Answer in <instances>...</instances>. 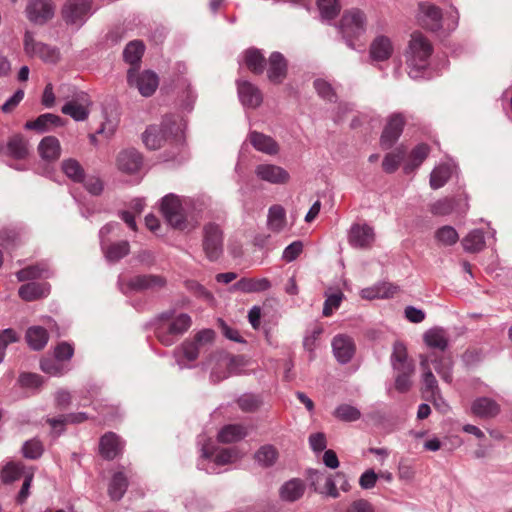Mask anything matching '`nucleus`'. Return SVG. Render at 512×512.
I'll return each instance as SVG.
<instances>
[{
  "label": "nucleus",
  "mask_w": 512,
  "mask_h": 512,
  "mask_svg": "<svg viewBox=\"0 0 512 512\" xmlns=\"http://www.w3.org/2000/svg\"><path fill=\"white\" fill-rule=\"evenodd\" d=\"M434 48L430 40L421 32H413L405 52L406 63L410 68L409 75L418 78L430 64Z\"/></svg>",
  "instance_id": "f257e3e1"
},
{
  "label": "nucleus",
  "mask_w": 512,
  "mask_h": 512,
  "mask_svg": "<svg viewBox=\"0 0 512 512\" xmlns=\"http://www.w3.org/2000/svg\"><path fill=\"white\" fill-rule=\"evenodd\" d=\"M367 27V16L359 8L345 10L338 24L339 32L350 48H355L354 41L359 39Z\"/></svg>",
  "instance_id": "f03ea898"
},
{
  "label": "nucleus",
  "mask_w": 512,
  "mask_h": 512,
  "mask_svg": "<svg viewBox=\"0 0 512 512\" xmlns=\"http://www.w3.org/2000/svg\"><path fill=\"white\" fill-rule=\"evenodd\" d=\"M192 324L191 317L186 313L176 316L168 324H162L157 328V338L165 346H171L175 343L176 337L185 333Z\"/></svg>",
  "instance_id": "7ed1b4c3"
},
{
  "label": "nucleus",
  "mask_w": 512,
  "mask_h": 512,
  "mask_svg": "<svg viewBox=\"0 0 512 512\" xmlns=\"http://www.w3.org/2000/svg\"><path fill=\"white\" fill-rule=\"evenodd\" d=\"M224 235L221 227L213 222L203 227V250L210 261H216L223 253Z\"/></svg>",
  "instance_id": "20e7f679"
},
{
  "label": "nucleus",
  "mask_w": 512,
  "mask_h": 512,
  "mask_svg": "<svg viewBox=\"0 0 512 512\" xmlns=\"http://www.w3.org/2000/svg\"><path fill=\"white\" fill-rule=\"evenodd\" d=\"M161 212L166 221L175 229L185 230L192 229L193 226H189L179 198L174 194L166 195L162 199Z\"/></svg>",
  "instance_id": "39448f33"
},
{
  "label": "nucleus",
  "mask_w": 512,
  "mask_h": 512,
  "mask_svg": "<svg viewBox=\"0 0 512 512\" xmlns=\"http://www.w3.org/2000/svg\"><path fill=\"white\" fill-rule=\"evenodd\" d=\"M24 52L30 57H39L45 62L55 63L58 61L57 49L34 39L31 31H26L23 39Z\"/></svg>",
  "instance_id": "423d86ee"
},
{
  "label": "nucleus",
  "mask_w": 512,
  "mask_h": 512,
  "mask_svg": "<svg viewBox=\"0 0 512 512\" xmlns=\"http://www.w3.org/2000/svg\"><path fill=\"white\" fill-rule=\"evenodd\" d=\"M52 0H27L25 14L27 19L37 25H43L54 16Z\"/></svg>",
  "instance_id": "0eeeda50"
},
{
  "label": "nucleus",
  "mask_w": 512,
  "mask_h": 512,
  "mask_svg": "<svg viewBox=\"0 0 512 512\" xmlns=\"http://www.w3.org/2000/svg\"><path fill=\"white\" fill-rule=\"evenodd\" d=\"M442 18V11L436 5L430 2L419 3L418 21L423 28L433 32L440 30Z\"/></svg>",
  "instance_id": "6e6552de"
},
{
  "label": "nucleus",
  "mask_w": 512,
  "mask_h": 512,
  "mask_svg": "<svg viewBox=\"0 0 512 512\" xmlns=\"http://www.w3.org/2000/svg\"><path fill=\"white\" fill-rule=\"evenodd\" d=\"M309 481L310 486L319 494L331 498H338L340 496L335 475H326L319 471H312L309 475Z\"/></svg>",
  "instance_id": "1a4fd4ad"
},
{
  "label": "nucleus",
  "mask_w": 512,
  "mask_h": 512,
  "mask_svg": "<svg viewBox=\"0 0 512 512\" xmlns=\"http://www.w3.org/2000/svg\"><path fill=\"white\" fill-rule=\"evenodd\" d=\"M404 125L405 119L402 114L396 113L390 116L380 138V145L383 149H390L397 142Z\"/></svg>",
  "instance_id": "9d476101"
},
{
  "label": "nucleus",
  "mask_w": 512,
  "mask_h": 512,
  "mask_svg": "<svg viewBox=\"0 0 512 512\" xmlns=\"http://www.w3.org/2000/svg\"><path fill=\"white\" fill-rule=\"evenodd\" d=\"M127 80L130 85L136 84L141 95L145 97L151 96L158 87V77L152 71H145L136 76L134 68H130L127 74Z\"/></svg>",
  "instance_id": "9b49d317"
},
{
  "label": "nucleus",
  "mask_w": 512,
  "mask_h": 512,
  "mask_svg": "<svg viewBox=\"0 0 512 512\" xmlns=\"http://www.w3.org/2000/svg\"><path fill=\"white\" fill-rule=\"evenodd\" d=\"M215 338V332L211 329H204L195 334L193 340H186L182 344L184 357L189 361H194L199 356V350L202 346L212 343Z\"/></svg>",
  "instance_id": "f8f14e48"
},
{
  "label": "nucleus",
  "mask_w": 512,
  "mask_h": 512,
  "mask_svg": "<svg viewBox=\"0 0 512 512\" xmlns=\"http://www.w3.org/2000/svg\"><path fill=\"white\" fill-rule=\"evenodd\" d=\"M348 241L355 248L368 249L375 241L374 229L368 224H353L350 228Z\"/></svg>",
  "instance_id": "ddd939ff"
},
{
  "label": "nucleus",
  "mask_w": 512,
  "mask_h": 512,
  "mask_svg": "<svg viewBox=\"0 0 512 512\" xmlns=\"http://www.w3.org/2000/svg\"><path fill=\"white\" fill-rule=\"evenodd\" d=\"M266 65L268 66V80L275 85L281 84L287 77L288 72V62L285 57L280 52H273L270 54Z\"/></svg>",
  "instance_id": "4468645a"
},
{
  "label": "nucleus",
  "mask_w": 512,
  "mask_h": 512,
  "mask_svg": "<svg viewBox=\"0 0 512 512\" xmlns=\"http://www.w3.org/2000/svg\"><path fill=\"white\" fill-rule=\"evenodd\" d=\"M256 176L271 184H286L290 175L284 168L274 164H259L255 169Z\"/></svg>",
  "instance_id": "2eb2a0df"
},
{
  "label": "nucleus",
  "mask_w": 512,
  "mask_h": 512,
  "mask_svg": "<svg viewBox=\"0 0 512 512\" xmlns=\"http://www.w3.org/2000/svg\"><path fill=\"white\" fill-rule=\"evenodd\" d=\"M142 163V155L134 148H128L120 151L116 158V165L118 169L127 174H133L139 171Z\"/></svg>",
  "instance_id": "dca6fc26"
},
{
  "label": "nucleus",
  "mask_w": 512,
  "mask_h": 512,
  "mask_svg": "<svg viewBox=\"0 0 512 512\" xmlns=\"http://www.w3.org/2000/svg\"><path fill=\"white\" fill-rule=\"evenodd\" d=\"M165 285L166 279L164 277L152 274L136 275L128 282L129 288L138 292H155L165 287Z\"/></svg>",
  "instance_id": "f3484780"
},
{
  "label": "nucleus",
  "mask_w": 512,
  "mask_h": 512,
  "mask_svg": "<svg viewBox=\"0 0 512 512\" xmlns=\"http://www.w3.org/2000/svg\"><path fill=\"white\" fill-rule=\"evenodd\" d=\"M332 348L336 359L342 364L348 363L356 351L354 340L343 334L333 338Z\"/></svg>",
  "instance_id": "a211bd4d"
},
{
  "label": "nucleus",
  "mask_w": 512,
  "mask_h": 512,
  "mask_svg": "<svg viewBox=\"0 0 512 512\" xmlns=\"http://www.w3.org/2000/svg\"><path fill=\"white\" fill-rule=\"evenodd\" d=\"M123 442L114 432H107L99 442V452L101 456L107 460H113L122 453Z\"/></svg>",
  "instance_id": "6ab92c4d"
},
{
  "label": "nucleus",
  "mask_w": 512,
  "mask_h": 512,
  "mask_svg": "<svg viewBox=\"0 0 512 512\" xmlns=\"http://www.w3.org/2000/svg\"><path fill=\"white\" fill-rule=\"evenodd\" d=\"M500 405L492 398H476L471 405V412L481 419L495 418L500 413Z\"/></svg>",
  "instance_id": "aec40b11"
},
{
  "label": "nucleus",
  "mask_w": 512,
  "mask_h": 512,
  "mask_svg": "<svg viewBox=\"0 0 512 512\" xmlns=\"http://www.w3.org/2000/svg\"><path fill=\"white\" fill-rule=\"evenodd\" d=\"M92 0H68L62 14L67 23H76L90 10Z\"/></svg>",
  "instance_id": "412c9836"
},
{
  "label": "nucleus",
  "mask_w": 512,
  "mask_h": 512,
  "mask_svg": "<svg viewBox=\"0 0 512 512\" xmlns=\"http://www.w3.org/2000/svg\"><path fill=\"white\" fill-rule=\"evenodd\" d=\"M429 359V363L431 362L434 365V369L440 375L442 380L447 383H451L452 376V358L449 354L432 352L429 355H425Z\"/></svg>",
  "instance_id": "4be33fe9"
},
{
  "label": "nucleus",
  "mask_w": 512,
  "mask_h": 512,
  "mask_svg": "<svg viewBox=\"0 0 512 512\" xmlns=\"http://www.w3.org/2000/svg\"><path fill=\"white\" fill-rule=\"evenodd\" d=\"M238 94L244 106L256 108L263 100L261 91L248 81L238 83Z\"/></svg>",
  "instance_id": "5701e85b"
},
{
  "label": "nucleus",
  "mask_w": 512,
  "mask_h": 512,
  "mask_svg": "<svg viewBox=\"0 0 512 512\" xmlns=\"http://www.w3.org/2000/svg\"><path fill=\"white\" fill-rule=\"evenodd\" d=\"M420 367L423 370V393L427 399H434L439 394V387L435 376L429 367V359L420 356Z\"/></svg>",
  "instance_id": "b1692460"
},
{
  "label": "nucleus",
  "mask_w": 512,
  "mask_h": 512,
  "mask_svg": "<svg viewBox=\"0 0 512 512\" xmlns=\"http://www.w3.org/2000/svg\"><path fill=\"white\" fill-rule=\"evenodd\" d=\"M50 286L46 283L30 282L20 286L19 297L24 301H35L49 294Z\"/></svg>",
  "instance_id": "393cba45"
},
{
  "label": "nucleus",
  "mask_w": 512,
  "mask_h": 512,
  "mask_svg": "<svg viewBox=\"0 0 512 512\" xmlns=\"http://www.w3.org/2000/svg\"><path fill=\"white\" fill-rule=\"evenodd\" d=\"M62 125L63 120L59 116L51 113H45L37 117L35 120L27 121L25 123V128L28 130L45 132L53 127H58Z\"/></svg>",
  "instance_id": "a878e982"
},
{
  "label": "nucleus",
  "mask_w": 512,
  "mask_h": 512,
  "mask_svg": "<svg viewBox=\"0 0 512 512\" xmlns=\"http://www.w3.org/2000/svg\"><path fill=\"white\" fill-rule=\"evenodd\" d=\"M249 140L256 150L263 153L275 155L279 151V146L276 141L263 133L253 131L249 135Z\"/></svg>",
  "instance_id": "bb28decb"
},
{
  "label": "nucleus",
  "mask_w": 512,
  "mask_h": 512,
  "mask_svg": "<svg viewBox=\"0 0 512 512\" xmlns=\"http://www.w3.org/2000/svg\"><path fill=\"white\" fill-rule=\"evenodd\" d=\"M28 154V142L21 134H15L9 138L6 145V155L16 160H23Z\"/></svg>",
  "instance_id": "cd10ccee"
},
{
  "label": "nucleus",
  "mask_w": 512,
  "mask_h": 512,
  "mask_svg": "<svg viewBox=\"0 0 512 512\" xmlns=\"http://www.w3.org/2000/svg\"><path fill=\"white\" fill-rule=\"evenodd\" d=\"M183 126L182 120L173 115L166 116L161 123L167 140L172 139L177 144L182 142Z\"/></svg>",
  "instance_id": "c85d7f7f"
},
{
  "label": "nucleus",
  "mask_w": 512,
  "mask_h": 512,
  "mask_svg": "<svg viewBox=\"0 0 512 512\" xmlns=\"http://www.w3.org/2000/svg\"><path fill=\"white\" fill-rule=\"evenodd\" d=\"M38 151L42 159L56 161L61 155L60 142L54 136H46L40 141Z\"/></svg>",
  "instance_id": "c756f323"
},
{
  "label": "nucleus",
  "mask_w": 512,
  "mask_h": 512,
  "mask_svg": "<svg viewBox=\"0 0 512 512\" xmlns=\"http://www.w3.org/2000/svg\"><path fill=\"white\" fill-rule=\"evenodd\" d=\"M271 283L267 278H242L236 282L232 289L244 293H256L270 289Z\"/></svg>",
  "instance_id": "7c9ffc66"
},
{
  "label": "nucleus",
  "mask_w": 512,
  "mask_h": 512,
  "mask_svg": "<svg viewBox=\"0 0 512 512\" xmlns=\"http://www.w3.org/2000/svg\"><path fill=\"white\" fill-rule=\"evenodd\" d=\"M393 46L389 38L385 36L376 37L370 46V55L373 60L385 61L392 55Z\"/></svg>",
  "instance_id": "2f4dec72"
},
{
  "label": "nucleus",
  "mask_w": 512,
  "mask_h": 512,
  "mask_svg": "<svg viewBox=\"0 0 512 512\" xmlns=\"http://www.w3.org/2000/svg\"><path fill=\"white\" fill-rule=\"evenodd\" d=\"M25 338L31 349L40 351L46 346L49 340V334L47 330L41 326H32L27 329Z\"/></svg>",
  "instance_id": "473e14b6"
},
{
  "label": "nucleus",
  "mask_w": 512,
  "mask_h": 512,
  "mask_svg": "<svg viewBox=\"0 0 512 512\" xmlns=\"http://www.w3.org/2000/svg\"><path fill=\"white\" fill-rule=\"evenodd\" d=\"M430 153V147L427 144L421 143L417 145L409 154L407 162L405 163L403 170L406 174L413 172L417 169L423 161L428 157Z\"/></svg>",
  "instance_id": "72a5a7b5"
},
{
  "label": "nucleus",
  "mask_w": 512,
  "mask_h": 512,
  "mask_svg": "<svg viewBox=\"0 0 512 512\" xmlns=\"http://www.w3.org/2000/svg\"><path fill=\"white\" fill-rule=\"evenodd\" d=\"M61 171L72 182L80 183L85 180V170L81 163L74 158H67L61 162Z\"/></svg>",
  "instance_id": "f704fd0d"
},
{
  "label": "nucleus",
  "mask_w": 512,
  "mask_h": 512,
  "mask_svg": "<svg viewBox=\"0 0 512 512\" xmlns=\"http://www.w3.org/2000/svg\"><path fill=\"white\" fill-rule=\"evenodd\" d=\"M247 436V429L241 424H229L224 426L218 433V440L221 443H234Z\"/></svg>",
  "instance_id": "c9c22d12"
},
{
  "label": "nucleus",
  "mask_w": 512,
  "mask_h": 512,
  "mask_svg": "<svg viewBox=\"0 0 512 512\" xmlns=\"http://www.w3.org/2000/svg\"><path fill=\"white\" fill-rule=\"evenodd\" d=\"M167 141L161 126L151 125L143 133V142L147 148L156 150L162 147Z\"/></svg>",
  "instance_id": "e433bc0d"
},
{
  "label": "nucleus",
  "mask_w": 512,
  "mask_h": 512,
  "mask_svg": "<svg viewBox=\"0 0 512 512\" xmlns=\"http://www.w3.org/2000/svg\"><path fill=\"white\" fill-rule=\"evenodd\" d=\"M127 488L128 478L122 471H119L113 475L110 481L108 494L112 500L118 501L124 496Z\"/></svg>",
  "instance_id": "4c0bfd02"
},
{
  "label": "nucleus",
  "mask_w": 512,
  "mask_h": 512,
  "mask_svg": "<svg viewBox=\"0 0 512 512\" xmlns=\"http://www.w3.org/2000/svg\"><path fill=\"white\" fill-rule=\"evenodd\" d=\"M304 491V483L299 479H292L281 487L280 496L283 500L293 502L301 498Z\"/></svg>",
  "instance_id": "58836bf2"
},
{
  "label": "nucleus",
  "mask_w": 512,
  "mask_h": 512,
  "mask_svg": "<svg viewBox=\"0 0 512 512\" xmlns=\"http://www.w3.org/2000/svg\"><path fill=\"white\" fill-rule=\"evenodd\" d=\"M145 50L144 44L139 40L129 42L123 52L124 59L135 70L139 66L141 58Z\"/></svg>",
  "instance_id": "ea45409f"
},
{
  "label": "nucleus",
  "mask_w": 512,
  "mask_h": 512,
  "mask_svg": "<svg viewBox=\"0 0 512 512\" xmlns=\"http://www.w3.org/2000/svg\"><path fill=\"white\" fill-rule=\"evenodd\" d=\"M244 60L247 68L254 74L260 75L264 72L266 59L257 49H248L245 52Z\"/></svg>",
  "instance_id": "a19ab883"
},
{
  "label": "nucleus",
  "mask_w": 512,
  "mask_h": 512,
  "mask_svg": "<svg viewBox=\"0 0 512 512\" xmlns=\"http://www.w3.org/2000/svg\"><path fill=\"white\" fill-rule=\"evenodd\" d=\"M405 156L406 149L403 146H399L387 153L382 162L383 170L388 174L394 173L399 168Z\"/></svg>",
  "instance_id": "79ce46f5"
},
{
  "label": "nucleus",
  "mask_w": 512,
  "mask_h": 512,
  "mask_svg": "<svg viewBox=\"0 0 512 512\" xmlns=\"http://www.w3.org/2000/svg\"><path fill=\"white\" fill-rule=\"evenodd\" d=\"M397 292V287L390 283H382L375 285L371 288H366L361 291L362 298L375 299V298H389Z\"/></svg>",
  "instance_id": "37998d69"
},
{
  "label": "nucleus",
  "mask_w": 512,
  "mask_h": 512,
  "mask_svg": "<svg viewBox=\"0 0 512 512\" xmlns=\"http://www.w3.org/2000/svg\"><path fill=\"white\" fill-rule=\"evenodd\" d=\"M254 458L262 467H270L278 459V451L273 445L266 444L256 451Z\"/></svg>",
  "instance_id": "c03bdc74"
},
{
  "label": "nucleus",
  "mask_w": 512,
  "mask_h": 512,
  "mask_svg": "<svg viewBox=\"0 0 512 512\" xmlns=\"http://www.w3.org/2000/svg\"><path fill=\"white\" fill-rule=\"evenodd\" d=\"M48 267L43 263L25 267L16 273L17 279L20 282L27 280H35L41 277H47Z\"/></svg>",
  "instance_id": "a18cd8bd"
},
{
  "label": "nucleus",
  "mask_w": 512,
  "mask_h": 512,
  "mask_svg": "<svg viewBox=\"0 0 512 512\" xmlns=\"http://www.w3.org/2000/svg\"><path fill=\"white\" fill-rule=\"evenodd\" d=\"M457 203L458 200L453 197L441 198L429 205V211L435 216H446L455 210Z\"/></svg>",
  "instance_id": "49530a36"
},
{
  "label": "nucleus",
  "mask_w": 512,
  "mask_h": 512,
  "mask_svg": "<svg viewBox=\"0 0 512 512\" xmlns=\"http://www.w3.org/2000/svg\"><path fill=\"white\" fill-rule=\"evenodd\" d=\"M286 224L285 210L280 205H273L269 209L268 226L274 232L281 231Z\"/></svg>",
  "instance_id": "de8ad7c7"
},
{
  "label": "nucleus",
  "mask_w": 512,
  "mask_h": 512,
  "mask_svg": "<svg viewBox=\"0 0 512 512\" xmlns=\"http://www.w3.org/2000/svg\"><path fill=\"white\" fill-rule=\"evenodd\" d=\"M88 419V416L84 412L70 413L67 415H61L58 418H47L46 422L53 428L56 429L58 426L61 427V431L64 430V426L68 423H82Z\"/></svg>",
  "instance_id": "09e8293b"
},
{
  "label": "nucleus",
  "mask_w": 512,
  "mask_h": 512,
  "mask_svg": "<svg viewBox=\"0 0 512 512\" xmlns=\"http://www.w3.org/2000/svg\"><path fill=\"white\" fill-rule=\"evenodd\" d=\"M464 250L468 252H479L485 246L484 235L481 230H473L462 240Z\"/></svg>",
  "instance_id": "8fccbe9b"
},
{
  "label": "nucleus",
  "mask_w": 512,
  "mask_h": 512,
  "mask_svg": "<svg viewBox=\"0 0 512 512\" xmlns=\"http://www.w3.org/2000/svg\"><path fill=\"white\" fill-rule=\"evenodd\" d=\"M62 113L71 116L76 121H83L88 117V110L85 104L76 100L67 102L61 109Z\"/></svg>",
  "instance_id": "3c124183"
},
{
  "label": "nucleus",
  "mask_w": 512,
  "mask_h": 512,
  "mask_svg": "<svg viewBox=\"0 0 512 512\" xmlns=\"http://www.w3.org/2000/svg\"><path fill=\"white\" fill-rule=\"evenodd\" d=\"M424 341L429 347L439 349V353H444L448 345V341L442 330H429L424 335Z\"/></svg>",
  "instance_id": "603ef678"
},
{
  "label": "nucleus",
  "mask_w": 512,
  "mask_h": 512,
  "mask_svg": "<svg viewBox=\"0 0 512 512\" xmlns=\"http://www.w3.org/2000/svg\"><path fill=\"white\" fill-rule=\"evenodd\" d=\"M435 239L441 245L452 246L459 240V235L455 228L449 225H445L436 230Z\"/></svg>",
  "instance_id": "864d4df0"
},
{
  "label": "nucleus",
  "mask_w": 512,
  "mask_h": 512,
  "mask_svg": "<svg viewBox=\"0 0 512 512\" xmlns=\"http://www.w3.org/2000/svg\"><path fill=\"white\" fill-rule=\"evenodd\" d=\"M333 415L341 421L354 422L360 419L361 412L352 405L341 404L335 409Z\"/></svg>",
  "instance_id": "5fc2aeb1"
},
{
  "label": "nucleus",
  "mask_w": 512,
  "mask_h": 512,
  "mask_svg": "<svg viewBox=\"0 0 512 512\" xmlns=\"http://www.w3.org/2000/svg\"><path fill=\"white\" fill-rule=\"evenodd\" d=\"M450 178V170L446 166L436 167L430 175V186L432 189L443 187Z\"/></svg>",
  "instance_id": "6e6d98bb"
},
{
  "label": "nucleus",
  "mask_w": 512,
  "mask_h": 512,
  "mask_svg": "<svg viewBox=\"0 0 512 512\" xmlns=\"http://www.w3.org/2000/svg\"><path fill=\"white\" fill-rule=\"evenodd\" d=\"M129 249V243L127 241H121L108 246L105 254L108 260L118 261L129 253Z\"/></svg>",
  "instance_id": "4d7b16f0"
},
{
  "label": "nucleus",
  "mask_w": 512,
  "mask_h": 512,
  "mask_svg": "<svg viewBox=\"0 0 512 512\" xmlns=\"http://www.w3.org/2000/svg\"><path fill=\"white\" fill-rule=\"evenodd\" d=\"M317 5L323 18L333 19L340 12L338 0H317Z\"/></svg>",
  "instance_id": "13d9d810"
},
{
  "label": "nucleus",
  "mask_w": 512,
  "mask_h": 512,
  "mask_svg": "<svg viewBox=\"0 0 512 512\" xmlns=\"http://www.w3.org/2000/svg\"><path fill=\"white\" fill-rule=\"evenodd\" d=\"M239 408L243 412L251 413L257 411L261 406V400L252 394H245L237 400Z\"/></svg>",
  "instance_id": "bf43d9fd"
},
{
  "label": "nucleus",
  "mask_w": 512,
  "mask_h": 512,
  "mask_svg": "<svg viewBox=\"0 0 512 512\" xmlns=\"http://www.w3.org/2000/svg\"><path fill=\"white\" fill-rule=\"evenodd\" d=\"M343 297H344V295L342 292H337V293L327 296V298L324 302L323 315L325 317L331 316L333 311L335 309L339 308Z\"/></svg>",
  "instance_id": "052dcab7"
},
{
  "label": "nucleus",
  "mask_w": 512,
  "mask_h": 512,
  "mask_svg": "<svg viewBox=\"0 0 512 512\" xmlns=\"http://www.w3.org/2000/svg\"><path fill=\"white\" fill-rule=\"evenodd\" d=\"M238 457V450L236 448H225L216 454L214 461L217 465H226L234 462Z\"/></svg>",
  "instance_id": "680f3d73"
},
{
  "label": "nucleus",
  "mask_w": 512,
  "mask_h": 512,
  "mask_svg": "<svg viewBox=\"0 0 512 512\" xmlns=\"http://www.w3.org/2000/svg\"><path fill=\"white\" fill-rule=\"evenodd\" d=\"M23 453L26 458L37 459L43 453V446L38 440H29L23 446Z\"/></svg>",
  "instance_id": "e2e57ef3"
},
{
  "label": "nucleus",
  "mask_w": 512,
  "mask_h": 512,
  "mask_svg": "<svg viewBox=\"0 0 512 512\" xmlns=\"http://www.w3.org/2000/svg\"><path fill=\"white\" fill-rule=\"evenodd\" d=\"M22 475V469L18 465L11 463L6 465L1 472V479L4 483H11L19 479Z\"/></svg>",
  "instance_id": "0e129e2a"
},
{
  "label": "nucleus",
  "mask_w": 512,
  "mask_h": 512,
  "mask_svg": "<svg viewBox=\"0 0 512 512\" xmlns=\"http://www.w3.org/2000/svg\"><path fill=\"white\" fill-rule=\"evenodd\" d=\"M314 87L318 92L319 96L330 102L335 101L336 95L329 83L324 80L317 79L314 81Z\"/></svg>",
  "instance_id": "69168bd1"
},
{
  "label": "nucleus",
  "mask_w": 512,
  "mask_h": 512,
  "mask_svg": "<svg viewBox=\"0 0 512 512\" xmlns=\"http://www.w3.org/2000/svg\"><path fill=\"white\" fill-rule=\"evenodd\" d=\"M74 354V348L70 343L61 342L59 343L54 350L55 358L58 361H66L70 360Z\"/></svg>",
  "instance_id": "338daca9"
},
{
  "label": "nucleus",
  "mask_w": 512,
  "mask_h": 512,
  "mask_svg": "<svg viewBox=\"0 0 512 512\" xmlns=\"http://www.w3.org/2000/svg\"><path fill=\"white\" fill-rule=\"evenodd\" d=\"M346 512H375V509L368 500L357 499L347 507Z\"/></svg>",
  "instance_id": "774afa93"
}]
</instances>
